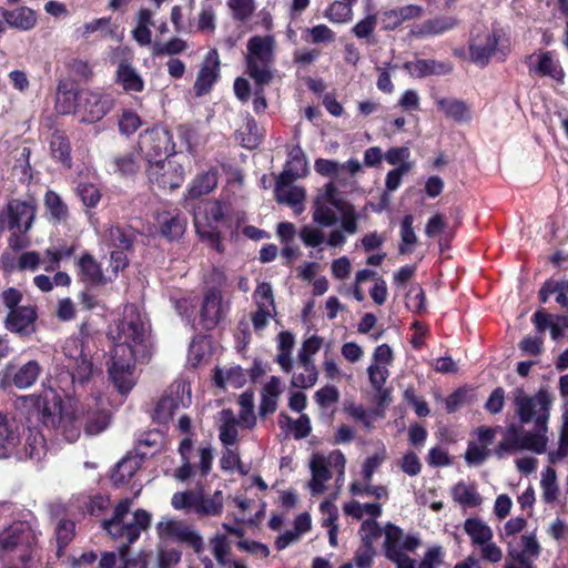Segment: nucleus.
I'll return each mask as SVG.
<instances>
[{
  "label": "nucleus",
  "mask_w": 568,
  "mask_h": 568,
  "mask_svg": "<svg viewBox=\"0 0 568 568\" xmlns=\"http://www.w3.org/2000/svg\"><path fill=\"white\" fill-rule=\"evenodd\" d=\"M19 442L20 435L16 422L0 413V458L8 457Z\"/></svg>",
  "instance_id": "2f4dec72"
},
{
  "label": "nucleus",
  "mask_w": 568,
  "mask_h": 568,
  "mask_svg": "<svg viewBox=\"0 0 568 568\" xmlns=\"http://www.w3.org/2000/svg\"><path fill=\"white\" fill-rule=\"evenodd\" d=\"M79 266L84 277V281L90 284H102L104 283V276L101 271L99 263L91 256L84 255L79 262Z\"/></svg>",
  "instance_id": "c03bdc74"
},
{
  "label": "nucleus",
  "mask_w": 568,
  "mask_h": 568,
  "mask_svg": "<svg viewBox=\"0 0 568 568\" xmlns=\"http://www.w3.org/2000/svg\"><path fill=\"white\" fill-rule=\"evenodd\" d=\"M346 458L341 450H333L328 455L314 454L310 462L312 478L307 484L312 495H320L326 490L325 483L336 471V483L342 485L345 476Z\"/></svg>",
  "instance_id": "9d476101"
},
{
  "label": "nucleus",
  "mask_w": 568,
  "mask_h": 568,
  "mask_svg": "<svg viewBox=\"0 0 568 568\" xmlns=\"http://www.w3.org/2000/svg\"><path fill=\"white\" fill-rule=\"evenodd\" d=\"M404 69L413 78H426L432 75H446L453 71V64L449 61H438L434 59H417L404 63Z\"/></svg>",
  "instance_id": "c85d7f7f"
},
{
  "label": "nucleus",
  "mask_w": 568,
  "mask_h": 568,
  "mask_svg": "<svg viewBox=\"0 0 568 568\" xmlns=\"http://www.w3.org/2000/svg\"><path fill=\"white\" fill-rule=\"evenodd\" d=\"M217 185V171L211 169L200 174L189 189L191 197H200L210 193Z\"/></svg>",
  "instance_id": "58836bf2"
},
{
  "label": "nucleus",
  "mask_w": 568,
  "mask_h": 568,
  "mask_svg": "<svg viewBox=\"0 0 568 568\" xmlns=\"http://www.w3.org/2000/svg\"><path fill=\"white\" fill-rule=\"evenodd\" d=\"M26 454L32 460H40L45 455V443L42 435L36 434L27 439Z\"/></svg>",
  "instance_id": "69168bd1"
},
{
  "label": "nucleus",
  "mask_w": 568,
  "mask_h": 568,
  "mask_svg": "<svg viewBox=\"0 0 568 568\" xmlns=\"http://www.w3.org/2000/svg\"><path fill=\"white\" fill-rule=\"evenodd\" d=\"M254 300L258 308L275 310L273 290L268 283H261L256 287Z\"/></svg>",
  "instance_id": "bf43d9fd"
},
{
  "label": "nucleus",
  "mask_w": 568,
  "mask_h": 568,
  "mask_svg": "<svg viewBox=\"0 0 568 568\" xmlns=\"http://www.w3.org/2000/svg\"><path fill=\"white\" fill-rule=\"evenodd\" d=\"M214 382L219 387H232L237 389L246 383V374L240 366L216 368L214 373Z\"/></svg>",
  "instance_id": "c9c22d12"
},
{
  "label": "nucleus",
  "mask_w": 568,
  "mask_h": 568,
  "mask_svg": "<svg viewBox=\"0 0 568 568\" xmlns=\"http://www.w3.org/2000/svg\"><path fill=\"white\" fill-rule=\"evenodd\" d=\"M349 491L353 495H371L377 499L387 498L388 490L385 486H372L371 483L361 484L354 481L351 484Z\"/></svg>",
  "instance_id": "052dcab7"
},
{
  "label": "nucleus",
  "mask_w": 568,
  "mask_h": 568,
  "mask_svg": "<svg viewBox=\"0 0 568 568\" xmlns=\"http://www.w3.org/2000/svg\"><path fill=\"white\" fill-rule=\"evenodd\" d=\"M377 26V18L375 14H368L359 20L352 29L354 36L358 39H368Z\"/></svg>",
  "instance_id": "774afa93"
},
{
  "label": "nucleus",
  "mask_w": 568,
  "mask_h": 568,
  "mask_svg": "<svg viewBox=\"0 0 568 568\" xmlns=\"http://www.w3.org/2000/svg\"><path fill=\"white\" fill-rule=\"evenodd\" d=\"M514 404L520 423H534V428L527 430L523 426L509 425L494 454L498 458H504L523 450L538 455L546 453L549 440L548 422L552 404L551 395L547 390L540 389L529 396L524 389L517 388L514 394Z\"/></svg>",
  "instance_id": "7ed1b4c3"
},
{
  "label": "nucleus",
  "mask_w": 568,
  "mask_h": 568,
  "mask_svg": "<svg viewBox=\"0 0 568 568\" xmlns=\"http://www.w3.org/2000/svg\"><path fill=\"white\" fill-rule=\"evenodd\" d=\"M84 420V432L88 435H98L110 424V416L106 412H88Z\"/></svg>",
  "instance_id": "a18cd8bd"
},
{
  "label": "nucleus",
  "mask_w": 568,
  "mask_h": 568,
  "mask_svg": "<svg viewBox=\"0 0 568 568\" xmlns=\"http://www.w3.org/2000/svg\"><path fill=\"white\" fill-rule=\"evenodd\" d=\"M75 115L82 123H95L102 120L114 106L115 99L111 93L97 90L75 92Z\"/></svg>",
  "instance_id": "9b49d317"
},
{
  "label": "nucleus",
  "mask_w": 568,
  "mask_h": 568,
  "mask_svg": "<svg viewBox=\"0 0 568 568\" xmlns=\"http://www.w3.org/2000/svg\"><path fill=\"white\" fill-rule=\"evenodd\" d=\"M185 385L182 383L174 384L170 387L168 394H165L156 404L154 409V418L159 423L168 422L175 410L180 407L186 406L184 398Z\"/></svg>",
  "instance_id": "bb28decb"
},
{
  "label": "nucleus",
  "mask_w": 568,
  "mask_h": 568,
  "mask_svg": "<svg viewBox=\"0 0 568 568\" xmlns=\"http://www.w3.org/2000/svg\"><path fill=\"white\" fill-rule=\"evenodd\" d=\"M18 402L34 409L45 427L60 430L69 443L79 438L82 422L71 407L63 406L62 398L53 389H47L40 395L21 396Z\"/></svg>",
  "instance_id": "20e7f679"
},
{
  "label": "nucleus",
  "mask_w": 568,
  "mask_h": 568,
  "mask_svg": "<svg viewBox=\"0 0 568 568\" xmlns=\"http://www.w3.org/2000/svg\"><path fill=\"white\" fill-rule=\"evenodd\" d=\"M273 47L272 37H252L247 42L245 57L246 73L257 84H268L273 79Z\"/></svg>",
  "instance_id": "1a4fd4ad"
},
{
  "label": "nucleus",
  "mask_w": 568,
  "mask_h": 568,
  "mask_svg": "<svg viewBox=\"0 0 568 568\" xmlns=\"http://www.w3.org/2000/svg\"><path fill=\"white\" fill-rule=\"evenodd\" d=\"M77 193L82 203L88 207H94L100 202V190L91 183H80L77 187Z\"/></svg>",
  "instance_id": "4d7b16f0"
},
{
  "label": "nucleus",
  "mask_w": 568,
  "mask_h": 568,
  "mask_svg": "<svg viewBox=\"0 0 568 568\" xmlns=\"http://www.w3.org/2000/svg\"><path fill=\"white\" fill-rule=\"evenodd\" d=\"M37 312L32 306H21L9 312L4 325L12 333L26 336L36 331Z\"/></svg>",
  "instance_id": "cd10ccee"
},
{
  "label": "nucleus",
  "mask_w": 568,
  "mask_h": 568,
  "mask_svg": "<svg viewBox=\"0 0 568 568\" xmlns=\"http://www.w3.org/2000/svg\"><path fill=\"white\" fill-rule=\"evenodd\" d=\"M36 214L37 205L33 201H10L7 206L9 230H17L20 233H27L32 226Z\"/></svg>",
  "instance_id": "b1692460"
},
{
  "label": "nucleus",
  "mask_w": 568,
  "mask_h": 568,
  "mask_svg": "<svg viewBox=\"0 0 568 568\" xmlns=\"http://www.w3.org/2000/svg\"><path fill=\"white\" fill-rule=\"evenodd\" d=\"M141 124L140 116L131 110L123 111L119 118V130L124 135L133 134Z\"/></svg>",
  "instance_id": "13d9d810"
},
{
  "label": "nucleus",
  "mask_w": 568,
  "mask_h": 568,
  "mask_svg": "<svg viewBox=\"0 0 568 568\" xmlns=\"http://www.w3.org/2000/svg\"><path fill=\"white\" fill-rule=\"evenodd\" d=\"M74 95L75 92L62 90L61 87H59L55 103L57 111L61 114H75Z\"/></svg>",
  "instance_id": "e2e57ef3"
},
{
  "label": "nucleus",
  "mask_w": 568,
  "mask_h": 568,
  "mask_svg": "<svg viewBox=\"0 0 568 568\" xmlns=\"http://www.w3.org/2000/svg\"><path fill=\"white\" fill-rule=\"evenodd\" d=\"M194 511L199 516H219L223 511V494L216 490L212 496H203L202 490L196 496Z\"/></svg>",
  "instance_id": "e433bc0d"
},
{
  "label": "nucleus",
  "mask_w": 568,
  "mask_h": 568,
  "mask_svg": "<svg viewBox=\"0 0 568 568\" xmlns=\"http://www.w3.org/2000/svg\"><path fill=\"white\" fill-rule=\"evenodd\" d=\"M386 459V449L383 447L381 450L372 456H368L362 465V475L366 483H371L375 471Z\"/></svg>",
  "instance_id": "5fc2aeb1"
},
{
  "label": "nucleus",
  "mask_w": 568,
  "mask_h": 568,
  "mask_svg": "<svg viewBox=\"0 0 568 568\" xmlns=\"http://www.w3.org/2000/svg\"><path fill=\"white\" fill-rule=\"evenodd\" d=\"M383 529L375 519H367L362 523L361 538L363 546L374 547L375 541L382 536Z\"/></svg>",
  "instance_id": "864d4df0"
},
{
  "label": "nucleus",
  "mask_w": 568,
  "mask_h": 568,
  "mask_svg": "<svg viewBox=\"0 0 568 568\" xmlns=\"http://www.w3.org/2000/svg\"><path fill=\"white\" fill-rule=\"evenodd\" d=\"M489 454L490 450L486 446H481L476 442H469L465 453V460L470 466H479L487 459Z\"/></svg>",
  "instance_id": "6e6d98bb"
},
{
  "label": "nucleus",
  "mask_w": 568,
  "mask_h": 568,
  "mask_svg": "<svg viewBox=\"0 0 568 568\" xmlns=\"http://www.w3.org/2000/svg\"><path fill=\"white\" fill-rule=\"evenodd\" d=\"M297 369L292 376L291 384L296 388H310L317 382L318 372L314 362L300 363Z\"/></svg>",
  "instance_id": "4c0bfd02"
},
{
  "label": "nucleus",
  "mask_w": 568,
  "mask_h": 568,
  "mask_svg": "<svg viewBox=\"0 0 568 568\" xmlns=\"http://www.w3.org/2000/svg\"><path fill=\"white\" fill-rule=\"evenodd\" d=\"M435 103L445 116L458 122H468L471 120V111L469 105L456 98H443L434 95Z\"/></svg>",
  "instance_id": "c756f323"
},
{
  "label": "nucleus",
  "mask_w": 568,
  "mask_h": 568,
  "mask_svg": "<svg viewBox=\"0 0 568 568\" xmlns=\"http://www.w3.org/2000/svg\"><path fill=\"white\" fill-rule=\"evenodd\" d=\"M413 222H414V217L410 214L405 215L403 217V221L400 224L402 243L398 248L400 254L412 253L413 245H415L417 242V236L413 229Z\"/></svg>",
  "instance_id": "49530a36"
},
{
  "label": "nucleus",
  "mask_w": 568,
  "mask_h": 568,
  "mask_svg": "<svg viewBox=\"0 0 568 568\" xmlns=\"http://www.w3.org/2000/svg\"><path fill=\"white\" fill-rule=\"evenodd\" d=\"M509 51V39L503 30L496 28L477 30L469 43L470 60L480 67L487 65L493 57L504 61Z\"/></svg>",
  "instance_id": "6e6552de"
},
{
  "label": "nucleus",
  "mask_w": 568,
  "mask_h": 568,
  "mask_svg": "<svg viewBox=\"0 0 568 568\" xmlns=\"http://www.w3.org/2000/svg\"><path fill=\"white\" fill-rule=\"evenodd\" d=\"M139 150L148 163L159 161L158 158L171 156L175 153V144L171 132L165 126H154L139 136Z\"/></svg>",
  "instance_id": "ddd939ff"
},
{
  "label": "nucleus",
  "mask_w": 568,
  "mask_h": 568,
  "mask_svg": "<svg viewBox=\"0 0 568 568\" xmlns=\"http://www.w3.org/2000/svg\"><path fill=\"white\" fill-rule=\"evenodd\" d=\"M50 150L52 156L64 166L71 168L70 143L62 132H54L50 139Z\"/></svg>",
  "instance_id": "ea45409f"
},
{
  "label": "nucleus",
  "mask_w": 568,
  "mask_h": 568,
  "mask_svg": "<svg viewBox=\"0 0 568 568\" xmlns=\"http://www.w3.org/2000/svg\"><path fill=\"white\" fill-rule=\"evenodd\" d=\"M315 402L323 408L336 404L339 399V392L335 386L327 385L315 392Z\"/></svg>",
  "instance_id": "338daca9"
},
{
  "label": "nucleus",
  "mask_w": 568,
  "mask_h": 568,
  "mask_svg": "<svg viewBox=\"0 0 568 568\" xmlns=\"http://www.w3.org/2000/svg\"><path fill=\"white\" fill-rule=\"evenodd\" d=\"M313 222L318 226L305 225L300 239L307 247H342L347 235L358 232L359 214L355 206L342 196L334 182L326 183L315 196L312 206Z\"/></svg>",
  "instance_id": "f257e3e1"
},
{
  "label": "nucleus",
  "mask_w": 568,
  "mask_h": 568,
  "mask_svg": "<svg viewBox=\"0 0 568 568\" xmlns=\"http://www.w3.org/2000/svg\"><path fill=\"white\" fill-rule=\"evenodd\" d=\"M568 456V403L565 405L562 414V425L560 428L558 448L548 453V459L556 464Z\"/></svg>",
  "instance_id": "37998d69"
},
{
  "label": "nucleus",
  "mask_w": 568,
  "mask_h": 568,
  "mask_svg": "<svg viewBox=\"0 0 568 568\" xmlns=\"http://www.w3.org/2000/svg\"><path fill=\"white\" fill-rule=\"evenodd\" d=\"M453 499L460 506L474 508L481 504L483 498L473 483L459 481L452 488Z\"/></svg>",
  "instance_id": "f704fd0d"
},
{
  "label": "nucleus",
  "mask_w": 568,
  "mask_h": 568,
  "mask_svg": "<svg viewBox=\"0 0 568 568\" xmlns=\"http://www.w3.org/2000/svg\"><path fill=\"white\" fill-rule=\"evenodd\" d=\"M181 466L174 469L173 476L176 480L195 481L196 487L203 490V481L212 470L213 450L210 446L193 448L192 440L186 437L179 446Z\"/></svg>",
  "instance_id": "0eeeda50"
},
{
  "label": "nucleus",
  "mask_w": 568,
  "mask_h": 568,
  "mask_svg": "<svg viewBox=\"0 0 568 568\" xmlns=\"http://www.w3.org/2000/svg\"><path fill=\"white\" fill-rule=\"evenodd\" d=\"M521 550L518 554L509 551V554L525 567L530 558H536L540 554V546L535 534L524 535L520 538Z\"/></svg>",
  "instance_id": "a19ab883"
},
{
  "label": "nucleus",
  "mask_w": 568,
  "mask_h": 568,
  "mask_svg": "<svg viewBox=\"0 0 568 568\" xmlns=\"http://www.w3.org/2000/svg\"><path fill=\"white\" fill-rule=\"evenodd\" d=\"M230 303L223 301L222 292L209 287L203 296L200 310L201 323L205 329L216 327L227 315Z\"/></svg>",
  "instance_id": "a211bd4d"
},
{
  "label": "nucleus",
  "mask_w": 568,
  "mask_h": 568,
  "mask_svg": "<svg viewBox=\"0 0 568 568\" xmlns=\"http://www.w3.org/2000/svg\"><path fill=\"white\" fill-rule=\"evenodd\" d=\"M143 458L139 455L129 454L121 459L114 470L112 471L111 479L114 485H123L128 483L133 475L141 468Z\"/></svg>",
  "instance_id": "72a5a7b5"
},
{
  "label": "nucleus",
  "mask_w": 568,
  "mask_h": 568,
  "mask_svg": "<svg viewBox=\"0 0 568 568\" xmlns=\"http://www.w3.org/2000/svg\"><path fill=\"white\" fill-rule=\"evenodd\" d=\"M527 65L530 74L547 77L558 83L564 82L565 71L552 51L532 53L527 59Z\"/></svg>",
  "instance_id": "4be33fe9"
},
{
  "label": "nucleus",
  "mask_w": 568,
  "mask_h": 568,
  "mask_svg": "<svg viewBox=\"0 0 568 568\" xmlns=\"http://www.w3.org/2000/svg\"><path fill=\"white\" fill-rule=\"evenodd\" d=\"M42 372L37 361H29L18 367L9 365L6 367L0 385L6 388L10 385L19 389H26L34 385Z\"/></svg>",
  "instance_id": "412c9836"
},
{
  "label": "nucleus",
  "mask_w": 568,
  "mask_h": 568,
  "mask_svg": "<svg viewBox=\"0 0 568 568\" xmlns=\"http://www.w3.org/2000/svg\"><path fill=\"white\" fill-rule=\"evenodd\" d=\"M156 532L161 540L172 539L200 551L203 547L202 537L186 523L175 519H163L156 524Z\"/></svg>",
  "instance_id": "f3484780"
},
{
  "label": "nucleus",
  "mask_w": 568,
  "mask_h": 568,
  "mask_svg": "<svg viewBox=\"0 0 568 568\" xmlns=\"http://www.w3.org/2000/svg\"><path fill=\"white\" fill-rule=\"evenodd\" d=\"M110 23H111L110 18L94 19V20L77 28L75 36L78 39H87L94 32L108 29Z\"/></svg>",
  "instance_id": "0e129e2a"
},
{
  "label": "nucleus",
  "mask_w": 568,
  "mask_h": 568,
  "mask_svg": "<svg viewBox=\"0 0 568 568\" xmlns=\"http://www.w3.org/2000/svg\"><path fill=\"white\" fill-rule=\"evenodd\" d=\"M68 358L67 367L70 371L72 382L84 384L93 374L92 362L84 354L81 343L78 339H70L63 347Z\"/></svg>",
  "instance_id": "6ab92c4d"
},
{
  "label": "nucleus",
  "mask_w": 568,
  "mask_h": 568,
  "mask_svg": "<svg viewBox=\"0 0 568 568\" xmlns=\"http://www.w3.org/2000/svg\"><path fill=\"white\" fill-rule=\"evenodd\" d=\"M325 17L335 23L348 22L353 17V9L346 2L335 1L325 11Z\"/></svg>",
  "instance_id": "8fccbe9b"
},
{
  "label": "nucleus",
  "mask_w": 568,
  "mask_h": 568,
  "mask_svg": "<svg viewBox=\"0 0 568 568\" xmlns=\"http://www.w3.org/2000/svg\"><path fill=\"white\" fill-rule=\"evenodd\" d=\"M148 180L161 190H174L184 181V169L174 160H159L149 164Z\"/></svg>",
  "instance_id": "4468645a"
},
{
  "label": "nucleus",
  "mask_w": 568,
  "mask_h": 568,
  "mask_svg": "<svg viewBox=\"0 0 568 568\" xmlns=\"http://www.w3.org/2000/svg\"><path fill=\"white\" fill-rule=\"evenodd\" d=\"M422 9L417 6H406L399 9L386 12V17L390 21V27L396 28L402 22L419 17Z\"/></svg>",
  "instance_id": "603ef678"
},
{
  "label": "nucleus",
  "mask_w": 568,
  "mask_h": 568,
  "mask_svg": "<svg viewBox=\"0 0 568 568\" xmlns=\"http://www.w3.org/2000/svg\"><path fill=\"white\" fill-rule=\"evenodd\" d=\"M323 338L313 335L304 341L302 348L298 352V362L300 363H307L313 362L312 357L314 354H316L320 348L322 347Z\"/></svg>",
  "instance_id": "680f3d73"
},
{
  "label": "nucleus",
  "mask_w": 568,
  "mask_h": 568,
  "mask_svg": "<svg viewBox=\"0 0 568 568\" xmlns=\"http://www.w3.org/2000/svg\"><path fill=\"white\" fill-rule=\"evenodd\" d=\"M385 534V555L388 557L392 551L403 554L405 551H414L419 545L420 539L415 535H405L398 526L388 523L384 527Z\"/></svg>",
  "instance_id": "393cba45"
},
{
  "label": "nucleus",
  "mask_w": 568,
  "mask_h": 568,
  "mask_svg": "<svg viewBox=\"0 0 568 568\" xmlns=\"http://www.w3.org/2000/svg\"><path fill=\"white\" fill-rule=\"evenodd\" d=\"M540 486L542 489V499L545 503H554L558 497V485L556 471L547 467L541 474Z\"/></svg>",
  "instance_id": "de8ad7c7"
},
{
  "label": "nucleus",
  "mask_w": 568,
  "mask_h": 568,
  "mask_svg": "<svg viewBox=\"0 0 568 568\" xmlns=\"http://www.w3.org/2000/svg\"><path fill=\"white\" fill-rule=\"evenodd\" d=\"M44 205L51 220L59 223L67 221L69 215L68 206L58 193L48 191L44 195Z\"/></svg>",
  "instance_id": "79ce46f5"
},
{
  "label": "nucleus",
  "mask_w": 568,
  "mask_h": 568,
  "mask_svg": "<svg viewBox=\"0 0 568 568\" xmlns=\"http://www.w3.org/2000/svg\"><path fill=\"white\" fill-rule=\"evenodd\" d=\"M149 328L148 320L134 305L125 306L116 335L113 336L108 368L110 381L122 395L135 385V364L144 362L150 355Z\"/></svg>",
  "instance_id": "f03ea898"
},
{
  "label": "nucleus",
  "mask_w": 568,
  "mask_h": 568,
  "mask_svg": "<svg viewBox=\"0 0 568 568\" xmlns=\"http://www.w3.org/2000/svg\"><path fill=\"white\" fill-rule=\"evenodd\" d=\"M464 531L470 538L471 546L479 550L484 561L497 564L503 559L501 548L493 540V529L483 519L467 518L464 521Z\"/></svg>",
  "instance_id": "f8f14e48"
},
{
  "label": "nucleus",
  "mask_w": 568,
  "mask_h": 568,
  "mask_svg": "<svg viewBox=\"0 0 568 568\" xmlns=\"http://www.w3.org/2000/svg\"><path fill=\"white\" fill-rule=\"evenodd\" d=\"M132 500L125 498L121 500L110 520L103 521L104 529L118 540H124L128 547L135 542L141 532L146 530L151 524V514L144 509H139L130 514Z\"/></svg>",
  "instance_id": "39448f33"
},
{
  "label": "nucleus",
  "mask_w": 568,
  "mask_h": 568,
  "mask_svg": "<svg viewBox=\"0 0 568 568\" xmlns=\"http://www.w3.org/2000/svg\"><path fill=\"white\" fill-rule=\"evenodd\" d=\"M112 61L118 64L115 82L125 92L140 93L144 90V81L132 65V53L129 48H116Z\"/></svg>",
  "instance_id": "2eb2a0df"
},
{
  "label": "nucleus",
  "mask_w": 568,
  "mask_h": 568,
  "mask_svg": "<svg viewBox=\"0 0 568 568\" xmlns=\"http://www.w3.org/2000/svg\"><path fill=\"white\" fill-rule=\"evenodd\" d=\"M0 16L9 28L19 31H30L38 23L37 12L27 6L16 4L14 0H8L7 7H0Z\"/></svg>",
  "instance_id": "5701e85b"
},
{
  "label": "nucleus",
  "mask_w": 568,
  "mask_h": 568,
  "mask_svg": "<svg viewBox=\"0 0 568 568\" xmlns=\"http://www.w3.org/2000/svg\"><path fill=\"white\" fill-rule=\"evenodd\" d=\"M203 214L206 220V224H203L199 215H195V226L199 235L202 240L214 247L217 252H223V247L220 241V232L213 225L219 223L223 216V207L219 202H210L204 205Z\"/></svg>",
  "instance_id": "aec40b11"
},
{
  "label": "nucleus",
  "mask_w": 568,
  "mask_h": 568,
  "mask_svg": "<svg viewBox=\"0 0 568 568\" xmlns=\"http://www.w3.org/2000/svg\"><path fill=\"white\" fill-rule=\"evenodd\" d=\"M220 75V59L215 49H212L205 55L202 67L197 73L194 92L196 97L206 94Z\"/></svg>",
  "instance_id": "a878e982"
},
{
  "label": "nucleus",
  "mask_w": 568,
  "mask_h": 568,
  "mask_svg": "<svg viewBox=\"0 0 568 568\" xmlns=\"http://www.w3.org/2000/svg\"><path fill=\"white\" fill-rule=\"evenodd\" d=\"M239 420L231 409L219 413V438L225 447L233 446L239 437Z\"/></svg>",
  "instance_id": "473e14b6"
},
{
  "label": "nucleus",
  "mask_w": 568,
  "mask_h": 568,
  "mask_svg": "<svg viewBox=\"0 0 568 568\" xmlns=\"http://www.w3.org/2000/svg\"><path fill=\"white\" fill-rule=\"evenodd\" d=\"M181 558V550L168 547L161 542L158 547L156 567L175 568V566L180 564Z\"/></svg>",
  "instance_id": "09e8293b"
},
{
  "label": "nucleus",
  "mask_w": 568,
  "mask_h": 568,
  "mask_svg": "<svg viewBox=\"0 0 568 568\" xmlns=\"http://www.w3.org/2000/svg\"><path fill=\"white\" fill-rule=\"evenodd\" d=\"M37 544V529L28 520L13 521L0 531V551L20 561L14 568H28Z\"/></svg>",
  "instance_id": "423d86ee"
},
{
  "label": "nucleus",
  "mask_w": 568,
  "mask_h": 568,
  "mask_svg": "<svg viewBox=\"0 0 568 568\" xmlns=\"http://www.w3.org/2000/svg\"><path fill=\"white\" fill-rule=\"evenodd\" d=\"M314 169L318 174L323 176H328L338 181L339 183H343L344 181L342 178L343 166L337 161L317 159L314 163Z\"/></svg>",
  "instance_id": "3c124183"
},
{
  "label": "nucleus",
  "mask_w": 568,
  "mask_h": 568,
  "mask_svg": "<svg viewBox=\"0 0 568 568\" xmlns=\"http://www.w3.org/2000/svg\"><path fill=\"white\" fill-rule=\"evenodd\" d=\"M300 178L297 171L293 169H284L280 174L275 185V197L278 203L291 206L295 214L304 211L305 190L301 186L291 185V183Z\"/></svg>",
  "instance_id": "dca6fc26"
},
{
  "label": "nucleus",
  "mask_w": 568,
  "mask_h": 568,
  "mask_svg": "<svg viewBox=\"0 0 568 568\" xmlns=\"http://www.w3.org/2000/svg\"><path fill=\"white\" fill-rule=\"evenodd\" d=\"M101 237L103 242L115 250L129 251L132 247L135 234L130 227L110 224L104 229Z\"/></svg>",
  "instance_id": "7c9ffc66"
}]
</instances>
